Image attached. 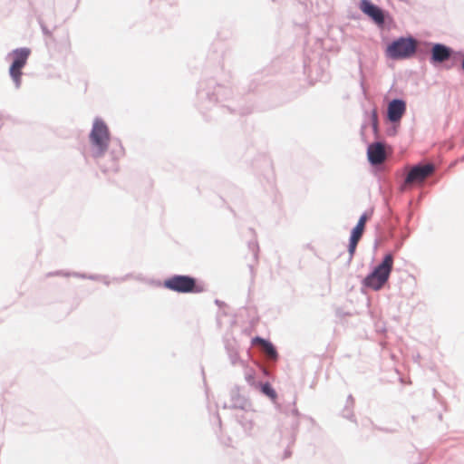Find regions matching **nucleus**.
Here are the masks:
<instances>
[{"mask_svg":"<svg viewBox=\"0 0 464 464\" xmlns=\"http://www.w3.org/2000/svg\"><path fill=\"white\" fill-rule=\"evenodd\" d=\"M90 141L92 147V156H102L108 150L110 132L107 125L101 120H95L90 133Z\"/></svg>","mask_w":464,"mask_h":464,"instance_id":"2","label":"nucleus"},{"mask_svg":"<svg viewBox=\"0 0 464 464\" xmlns=\"http://www.w3.org/2000/svg\"><path fill=\"white\" fill-rule=\"evenodd\" d=\"M369 161L373 165H378L385 160L386 153L382 143H372L368 147L367 150Z\"/></svg>","mask_w":464,"mask_h":464,"instance_id":"10","label":"nucleus"},{"mask_svg":"<svg viewBox=\"0 0 464 464\" xmlns=\"http://www.w3.org/2000/svg\"><path fill=\"white\" fill-rule=\"evenodd\" d=\"M30 53L28 48H19L15 49L12 53L14 61L9 68V74L16 88L21 86L22 69L25 66Z\"/></svg>","mask_w":464,"mask_h":464,"instance_id":"5","label":"nucleus"},{"mask_svg":"<svg viewBox=\"0 0 464 464\" xmlns=\"http://www.w3.org/2000/svg\"><path fill=\"white\" fill-rule=\"evenodd\" d=\"M451 51L443 44H437L432 47L431 59L434 63H442L450 56Z\"/></svg>","mask_w":464,"mask_h":464,"instance_id":"11","label":"nucleus"},{"mask_svg":"<svg viewBox=\"0 0 464 464\" xmlns=\"http://www.w3.org/2000/svg\"><path fill=\"white\" fill-rule=\"evenodd\" d=\"M165 288L178 293H200L203 287L197 284L194 277L188 276H173L163 283Z\"/></svg>","mask_w":464,"mask_h":464,"instance_id":"3","label":"nucleus"},{"mask_svg":"<svg viewBox=\"0 0 464 464\" xmlns=\"http://www.w3.org/2000/svg\"><path fill=\"white\" fill-rule=\"evenodd\" d=\"M435 166L432 163L414 166L405 179V184H416L423 182L428 177L433 174Z\"/></svg>","mask_w":464,"mask_h":464,"instance_id":"6","label":"nucleus"},{"mask_svg":"<svg viewBox=\"0 0 464 464\" xmlns=\"http://www.w3.org/2000/svg\"><path fill=\"white\" fill-rule=\"evenodd\" d=\"M361 11L371 17L377 24L381 25L384 23V15L382 11L369 0H361Z\"/></svg>","mask_w":464,"mask_h":464,"instance_id":"8","label":"nucleus"},{"mask_svg":"<svg viewBox=\"0 0 464 464\" xmlns=\"http://www.w3.org/2000/svg\"><path fill=\"white\" fill-rule=\"evenodd\" d=\"M252 343H253V344L260 345L263 348V351L266 353V354L267 355L268 358L274 359V360L276 359L277 353L271 343H269L268 341H266L261 337L254 338Z\"/></svg>","mask_w":464,"mask_h":464,"instance_id":"12","label":"nucleus"},{"mask_svg":"<svg viewBox=\"0 0 464 464\" xmlns=\"http://www.w3.org/2000/svg\"><path fill=\"white\" fill-rule=\"evenodd\" d=\"M416 51V42L413 39L401 38L387 47V55L392 59H405Z\"/></svg>","mask_w":464,"mask_h":464,"instance_id":"4","label":"nucleus"},{"mask_svg":"<svg viewBox=\"0 0 464 464\" xmlns=\"http://www.w3.org/2000/svg\"><path fill=\"white\" fill-rule=\"evenodd\" d=\"M262 392L268 396L269 398L275 400L276 398V392L275 390L271 387L269 383H265L262 385Z\"/></svg>","mask_w":464,"mask_h":464,"instance_id":"13","label":"nucleus"},{"mask_svg":"<svg viewBox=\"0 0 464 464\" xmlns=\"http://www.w3.org/2000/svg\"><path fill=\"white\" fill-rule=\"evenodd\" d=\"M371 213L367 214L364 213L359 218V221L357 225L353 227L351 237H350V244H349V253L351 256H353L355 252L356 246L363 234L365 224L367 220L370 218Z\"/></svg>","mask_w":464,"mask_h":464,"instance_id":"7","label":"nucleus"},{"mask_svg":"<svg viewBox=\"0 0 464 464\" xmlns=\"http://www.w3.org/2000/svg\"><path fill=\"white\" fill-rule=\"evenodd\" d=\"M393 266V256L392 254L385 255L382 262L368 275L363 284L372 290H380L388 281Z\"/></svg>","mask_w":464,"mask_h":464,"instance_id":"1","label":"nucleus"},{"mask_svg":"<svg viewBox=\"0 0 464 464\" xmlns=\"http://www.w3.org/2000/svg\"><path fill=\"white\" fill-rule=\"evenodd\" d=\"M406 111V103L402 100H393L388 105V119L392 122L399 121Z\"/></svg>","mask_w":464,"mask_h":464,"instance_id":"9","label":"nucleus"}]
</instances>
